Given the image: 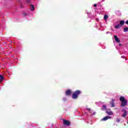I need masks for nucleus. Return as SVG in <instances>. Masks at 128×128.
Returning <instances> with one entry per match:
<instances>
[{
	"label": "nucleus",
	"mask_w": 128,
	"mask_h": 128,
	"mask_svg": "<svg viewBox=\"0 0 128 128\" xmlns=\"http://www.w3.org/2000/svg\"><path fill=\"white\" fill-rule=\"evenodd\" d=\"M116 122H120V120L119 118H116Z\"/></svg>",
	"instance_id": "nucleus-16"
},
{
	"label": "nucleus",
	"mask_w": 128,
	"mask_h": 128,
	"mask_svg": "<svg viewBox=\"0 0 128 128\" xmlns=\"http://www.w3.org/2000/svg\"><path fill=\"white\" fill-rule=\"evenodd\" d=\"M122 112H124V114H122V118H126V116L128 115V111L124 110H122Z\"/></svg>",
	"instance_id": "nucleus-6"
},
{
	"label": "nucleus",
	"mask_w": 128,
	"mask_h": 128,
	"mask_svg": "<svg viewBox=\"0 0 128 128\" xmlns=\"http://www.w3.org/2000/svg\"><path fill=\"white\" fill-rule=\"evenodd\" d=\"M114 28H116V29H118V28H122V26H120V24H118V25L115 26H114Z\"/></svg>",
	"instance_id": "nucleus-10"
},
{
	"label": "nucleus",
	"mask_w": 128,
	"mask_h": 128,
	"mask_svg": "<svg viewBox=\"0 0 128 128\" xmlns=\"http://www.w3.org/2000/svg\"><path fill=\"white\" fill-rule=\"evenodd\" d=\"M119 24H120L121 26H122L124 24V20H120V22L119 23Z\"/></svg>",
	"instance_id": "nucleus-9"
},
{
	"label": "nucleus",
	"mask_w": 128,
	"mask_h": 128,
	"mask_svg": "<svg viewBox=\"0 0 128 128\" xmlns=\"http://www.w3.org/2000/svg\"><path fill=\"white\" fill-rule=\"evenodd\" d=\"M30 8L31 10H32V11L34 10V5L32 4L30 5Z\"/></svg>",
	"instance_id": "nucleus-11"
},
{
	"label": "nucleus",
	"mask_w": 128,
	"mask_h": 128,
	"mask_svg": "<svg viewBox=\"0 0 128 128\" xmlns=\"http://www.w3.org/2000/svg\"><path fill=\"white\" fill-rule=\"evenodd\" d=\"M87 110H88V112H90V108H88Z\"/></svg>",
	"instance_id": "nucleus-18"
},
{
	"label": "nucleus",
	"mask_w": 128,
	"mask_h": 128,
	"mask_svg": "<svg viewBox=\"0 0 128 128\" xmlns=\"http://www.w3.org/2000/svg\"><path fill=\"white\" fill-rule=\"evenodd\" d=\"M102 108H103V110H106V106L103 105Z\"/></svg>",
	"instance_id": "nucleus-17"
},
{
	"label": "nucleus",
	"mask_w": 128,
	"mask_h": 128,
	"mask_svg": "<svg viewBox=\"0 0 128 128\" xmlns=\"http://www.w3.org/2000/svg\"><path fill=\"white\" fill-rule=\"evenodd\" d=\"M94 114H96V112H94L92 114V116H94Z\"/></svg>",
	"instance_id": "nucleus-22"
},
{
	"label": "nucleus",
	"mask_w": 128,
	"mask_h": 128,
	"mask_svg": "<svg viewBox=\"0 0 128 128\" xmlns=\"http://www.w3.org/2000/svg\"><path fill=\"white\" fill-rule=\"evenodd\" d=\"M111 106L112 108H114V106H116V105H114V103L112 102L111 104Z\"/></svg>",
	"instance_id": "nucleus-15"
},
{
	"label": "nucleus",
	"mask_w": 128,
	"mask_h": 128,
	"mask_svg": "<svg viewBox=\"0 0 128 128\" xmlns=\"http://www.w3.org/2000/svg\"><path fill=\"white\" fill-rule=\"evenodd\" d=\"M82 94V91L80 90H76L72 94V98L74 100H76L78 98V95Z\"/></svg>",
	"instance_id": "nucleus-1"
},
{
	"label": "nucleus",
	"mask_w": 128,
	"mask_h": 128,
	"mask_svg": "<svg viewBox=\"0 0 128 128\" xmlns=\"http://www.w3.org/2000/svg\"><path fill=\"white\" fill-rule=\"evenodd\" d=\"M126 24H128V20H127L126 22Z\"/></svg>",
	"instance_id": "nucleus-20"
},
{
	"label": "nucleus",
	"mask_w": 128,
	"mask_h": 128,
	"mask_svg": "<svg viewBox=\"0 0 128 128\" xmlns=\"http://www.w3.org/2000/svg\"><path fill=\"white\" fill-rule=\"evenodd\" d=\"M108 16L104 15V20H108Z\"/></svg>",
	"instance_id": "nucleus-13"
},
{
	"label": "nucleus",
	"mask_w": 128,
	"mask_h": 128,
	"mask_svg": "<svg viewBox=\"0 0 128 128\" xmlns=\"http://www.w3.org/2000/svg\"><path fill=\"white\" fill-rule=\"evenodd\" d=\"M124 32H128V27L124 28Z\"/></svg>",
	"instance_id": "nucleus-14"
},
{
	"label": "nucleus",
	"mask_w": 128,
	"mask_h": 128,
	"mask_svg": "<svg viewBox=\"0 0 128 128\" xmlns=\"http://www.w3.org/2000/svg\"><path fill=\"white\" fill-rule=\"evenodd\" d=\"M64 124L66 126H70V122L66 120H63Z\"/></svg>",
	"instance_id": "nucleus-3"
},
{
	"label": "nucleus",
	"mask_w": 128,
	"mask_h": 128,
	"mask_svg": "<svg viewBox=\"0 0 128 128\" xmlns=\"http://www.w3.org/2000/svg\"><path fill=\"white\" fill-rule=\"evenodd\" d=\"M94 6L95 8H96V6H97L96 4H94Z\"/></svg>",
	"instance_id": "nucleus-21"
},
{
	"label": "nucleus",
	"mask_w": 128,
	"mask_h": 128,
	"mask_svg": "<svg viewBox=\"0 0 128 128\" xmlns=\"http://www.w3.org/2000/svg\"><path fill=\"white\" fill-rule=\"evenodd\" d=\"M106 113L108 114V116H114V112L110 110H106Z\"/></svg>",
	"instance_id": "nucleus-8"
},
{
	"label": "nucleus",
	"mask_w": 128,
	"mask_h": 128,
	"mask_svg": "<svg viewBox=\"0 0 128 128\" xmlns=\"http://www.w3.org/2000/svg\"><path fill=\"white\" fill-rule=\"evenodd\" d=\"M4 80V76L2 75H0V82H2Z\"/></svg>",
	"instance_id": "nucleus-12"
},
{
	"label": "nucleus",
	"mask_w": 128,
	"mask_h": 128,
	"mask_svg": "<svg viewBox=\"0 0 128 128\" xmlns=\"http://www.w3.org/2000/svg\"><path fill=\"white\" fill-rule=\"evenodd\" d=\"M120 100L122 102L121 106H126L128 104V100L124 98V96H120Z\"/></svg>",
	"instance_id": "nucleus-2"
},
{
	"label": "nucleus",
	"mask_w": 128,
	"mask_h": 128,
	"mask_svg": "<svg viewBox=\"0 0 128 128\" xmlns=\"http://www.w3.org/2000/svg\"><path fill=\"white\" fill-rule=\"evenodd\" d=\"M114 38H115L116 42L118 44H120V38H118V36L114 35Z\"/></svg>",
	"instance_id": "nucleus-5"
},
{
	"label": "nucleus",
	"mask_w": 128,
	"mask_h": 128,
	"mask_svg": "<svg viewBox=\"0 0 128 128\" xmlns=\"http://www.w3.org/2000/svg\"><path fill=\"white\" fill-rule=\"evenodd\" d=\"M27 2H28V4H30V0H27Z\"/></svg>",
	"instance_id": "nucleus-19"
},
{
	"label": "nucleus",
	"mask_w": 128,
	"mask_h": 128,
	"mask_svg": "<svg viewBox=\"0 0 128 128\" xmlns=\"http://www.w3.org/2000/svg\"><path fill=\"white\" fill-rule=\"evenodd\" d=\"M119 46H122V44H119Z\"/></svg>",
	"instance_id": "nucleus-23"
},
{
	"label": "nucleus",
	"mask_w": 128,
	"mask_h": 128,
	"mask_svg": "<svg viewBox=\"0 0 128 128\" xmlns=\"http://www.w3.org/2000/svg\"><path fill=\"white\" fill-rule=\"evenodd\" d=\"M72 94V91L70 90H68L66 92V96H70Z\"/></svg>",
	"instance_id": "nucleus-7"
},
{
	"label": "nucleus",
	"mask_w": 128,
	"mask_h": 128,
	"mask_svg": "<svg viewBox=\"0 0 128 128\" xmlns=\"http://www.w3.org/2000/svg\"><path fill=\"white\" fill-rule=\"evenodd\" d=\"M112 118V116H105L104 118H102L101 120H102V121H106V120H108V119H110Z\"/></svg>",
	"instance_id": "nucleus-4"
}]
</instances>
